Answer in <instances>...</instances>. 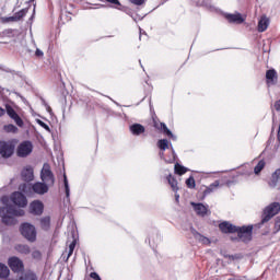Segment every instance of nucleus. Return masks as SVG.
Here are the masks:
<instances>
[{"mask_svg": "<svg viewBox=\"0 0 280 280\" xmlns=\"http://www.w3.org/2000/svg\"><path fill=\"white\" fill-rule=\"evenodd\" d=\"M1 202L7 206L0 208V218L2 219V223L7 226H12L14 224V217L21 218L25 215L24 210H16L14 206L8 205V202H10V198L8 196H3L1 198Z\"/></svg>", "mask_w": 280, "mask_h": 280, "instance_id": "obj_1", "label": "nucleus"}, {"mask_svg": "<svg viewBox=\"0 0 280 280\" xmlns=\"http://www.w3.org/2000/svg\"><path fill=\"white\" fill-rule=\"evenodd\" d=\"M279 212H280V203L277 201L271 202L269 206H267L262 210L261 220L255 226L257 229H261V226H264L266 222H270V220H272V218H275V215H277Z\"/></svg>", "mask_w": 280, "mask_h": 280, "instance_id": "obj_2", "label": "nucleus"}, {"mask_svg": "<svg viewBox=\"0 0 280 280\" xmlns=\"http://www.w3.org/2000/svg\"><path fill=\"white\" fill-rule=\"evenodd\" d=\"M21 235L27 240V242L34 243L36 242V226L28 222H24L20 225Z\"/></svg>", "mask_w": 280, "mask_h": 280, "instance_id": "obj_3", "label": "nucleus"}, {"mask_svg": "<svg viewBox=\"0 0 280 280\" xmlns=\"http://www.w3.org/2000/svg\"><path fill=\"white\" fill-rule=\"evenodd\" d=\"M236 233L241 242L248 244L253 240V225L236 226Z\"/></svg>", "mask_w": 280, "mask_h": 280, "instance_id": "obj_4", "label": "nucleus"}, {"mask_svg": "<svg viewBox=\"0 0 280 280\" xmlns=\"http://www.w3.org/2000/svg\"><path fill=\"white\" fill-rule=\"evenodd\" d=\"M40 179L45 185H48V187H54V184L56 183V177L54 176L49 164H44L40 172Z\"/></svg>", "mask_w": 280, "mask_h": 280, "instance_id": "obj_5", "label": "nucleus"}, {"mask_svg": "<svg viewBox=\"0 0 280 280\" xmlns=\"http://www.w3.org/2000/svg\"><path fill=\"white\" fill-rule=\"evenodd\" d=\"M34 144L32 141L25 140L18 145L16 154L20 159H25V156H30V153L33 152Z\"/></svg>", "mask_w": 280, "mask_h": 280, "instance_id": "obj_6", "label": "nucleus"}, {"mask_svg": "<svg viewBox=\"0 0 280 280\" xmlns=\"http://www.w3.org/2000/svg\"><path fill=\"white\" fill-rule=\"evenodd\" d=\"M9 268L12 272H23L25 270V265H23V260L16 256H12L8 260Z\"/></svg>", "mask_w": 280, "mask_h": 280, "instance_id": "obj_7", "label": "nucleus"}, {"mask_svg": "<svg viewBox=\"0 0 280 280\" xmlns=\"http://www.w3.org/2000/svg\"><path fill=\"white\" fill-rule=\"evenodd\" d=\"M195 213L199 215V218H206V215H211V211H209V206L200 202H190Z\"/></svg>", "mask_w": 280, "mask_h": 280, "instance_id": "obj_8", "label": "nucleus"}, {"mask_svg": "<svg viewBox=\"0 0 280 280\" xmlns=\"http://www.w3.org/2000/svg\"><path fill=\"white\" fill-rule=\"evenodd\" d=\"M11 200L16 207H27V197H25L21 191H14L11 195Z\"/></svg>", "mask_w": 280, "mask_h": 280, "instance_id": "obj_9", "label": "nucleus"}, {"mask_svg": "<svg viewBox=\"0 0 280 280\" xmlns=\"http://www.w3.org/2000/svg\"><path fill=\"white\" fill-rule=\"evenodd\" d=\"M45 211V205L40 200H34L30 205V213L33 215H43Z\"/></svg>", "mask_w": 280, "mask_h": 280, "instance_id": "obj_10", "label": "nucleus"}, {"mask_svg": "<svg viewBox=\"0 0 280 280\" xmlns=\"http://www.w3.org/2000/svg\"><path fill=\"white\" fill-rule=\"evenodd\" d=\"M219 231L223 233L224 235L237 233V226L233 225V223L229 221H223L219 224Z\"/></svg>", "mask_w": 280, "mask_h": 280, "instance_id": "obj_11", "label": "nucleus"}, {"mask_svg": "<svg viewBox=\"0 0 280 280\" xmlns=\"http://www.w3.org/2000/svg\"><path fill=\"white\" fill-rule=\"evenodd\" d=\"M0 154L3 159H10L14 154V147L5 141H0Z\"/></svg>", "mask_w": 280, "mask_h": 280, "instance_id": "obj_12", "label": "nucleus"}, {"mask_svg": "<svg viewBox=\"0 0 280 280\" xmlns=\"http://www.w3.org/2000/svg\"><path fill=\"white\" fill-rule=\"evenodd\" d=\"M7 114L9 115V117L11 119H13L16 124V126H19V128H23V126H25V122L23 121V118H21V116H19V114L16 113V110H14V108L10 105L7 106Z\"/></svg>", "mask_w": 280, "mask_h": 280, "instance_id": "obj_13", "label": "nucleus"}, {"mask_svg": "<svg viewBox=\"0 0 280 280\" xmlns=\"http://www.w3.org/2000/svg\"><path fill=\"white\" fill-rule=\"evenodd\" d=\"M154 128H156V130H161L163 135H166V137H170V139H172L173 141H176V136L172 133V130L167 128V125H165V122L154 121Z\"/></svg>", "mask_w": 280, "mask_h": 280, "instance_id": "obj_14", "label": "nucleus"}, {"mask_svg": "<svg viewBox=\"0 0 280 280\" xmlns=\"http://www.w3.org/2000/svg\"><path fill=\"white\" fill-rule=\"evenodd\" d=\"M32 189L34 194H38L39 196H43L49 191V185L45 184L44 182H37L33 184Z\"/></svg>", "mask_w": 280, "mask_h": 280, "instance_id": "obj_15", "label": "nucleus"}, {"mask_svg": "<svg viewBox=\"0 0 280 280\" xmlns=\"http://www.w3.org/2000/svg\"><path fill=\"white\" fill-rule=\"evenodd\" d=\"M278 75H277V70L275 69H269L266 72V83L267 86H275L277 84Z\"/></svg>", "mask_w": 280, "mask_h": 280, "instance_id": "obj_16", "label": "nucleus"}, {"mask_svg": "<svg viewBox=\"0 0 280 280\" xmlns=\"http://www.w3.org/2000/svg\"><path fill=\"white\" fill-rule=\"evenodd\" d=\"M101 3H105L106 8H113L114 10H124V5L119 0H100Z\"/></svg>", "mask_w": 280, "mask_h": 280, "instance_id": "obj_17", "label": "nucleus"}, {"mask_svg": "<svg viewBox=\"0 0 280 280\" xmlns=\"http://www.w3.org/2000/svg\"><path fill=\"white\" fill-rule=\"evenodd\" d=\"M22 180L25 183H32L34 180V168L32 167H26L22 171L21 173Z\"/></svg>", "mask_w": 280, "mask_h": 280, "instance_id": "obj_18", "label": "nucleus"}, {"mask_svg": "<svg viewBox=\"0 0 280 280\" xmlns=\"http://www.w3.org/2000/svg\"><path fill=\"white\" fill-rule=\"evenodd\" d=\"M171 145H172V144H170V141H167V139H161V140L158 141V148H159L160 150H162V152H160L161 159H163V156H165V153H164V152H165L166 150L172 149Z\"/></svg>", "mask_w": 280, "mask_h": 280, "instance_id": "obj_19", "label": "nucleus"}, {"mask_svg": "<svg viewBox=\"0 0 280 280\" xmlns=\"http://www.w3.org/2000/svg\"><path fill=\"white\" fill-rule=\"evenodd\" d=\"M279 180H280V168H277L271 174V178L268 182L269 187H271V189H275V187L279 185Z\"/></svg>", "mask_w": 280, "mask_h": 280, "instance_id": "obj_20", "label": "nucleus"}, {"mask_svg": "<svg viewBox=\"0 0 280 280\" xmlns=\"http://www.w3.org/2000/svg\"><path fill=\"white\" fill-rule=\"evenodd\" d=\"M225 19H228L229 23H237V25H242V23H244V18H242L241 13L228 14Z\"/></svg>", "mask_w": 280, "mask_h": 280, "instance_id": "obj_21", "label": "nucleus"}, {"mask_svg": "<svg viewBox=\"0 0 280 280\" xmlns=\"http://www.w3.org/2000/svg\"><path fill=\"white\" fill-rule=\"evenodd\" d=\"M269 25H270V19H268L266 15H262L258 21V32H266Z\"/></svg>", "mask_w": 280, "mask_h": 280, "instance_id": "obj_22", "label": "nucleus"}, {"mask_svg": "<svg viewBox=\"0 0 280 280\" xmlns=\"http://www.w3.org/2000/svg\"><path fill=\"white\" fill-rule=\"evenodd\" d=\"M130 132L131 135L139 137V135H143V132H145V127L141 124H133L130 126Z\"/></svg>", "mask_w": 280, "mask_h": 280, "instance_id": "obj_23", "label": "nucleus"}, {"mask_svg": "<svg viewBox=\"0 0 280 280\" xmlns=\"http://www.w3.org/2000/svg\"><path fill=\"white\" fill-rule=\"evenodd\" d=\"M40 229L43 231H49L51 229V218L50 217H44L39 221Z\"/></svg>", "mask_w": 280, "mask_h": 280, "instance_id": "obj_24", "label": "nucleus"}, {"mask_svg": "<svg viewBox=\"0 0 280 280\" xmlns=\"http://www.w3.org/2000/svg\"><path fill=\"white\" fill-rule=\"evenodd\" d=\"M27 12H30V8L22 9L13 14L15 22L22 21L27 16Z\"/></svg>", "mask_w": 280, "mask_h": 280, "instance_id": "obj_25", "label": "nucleus"}, {"mask_svg": "<svg viewBox=\"0 0 280 280\" xmlns=\"http://www.w3.org/2000/svg\"><path fill=\"white\" fill-rule=\"evenodd\" d=\"M167 183L168 185H171L172 190L176 194L178 191V182L176 180V177L172 176V174H170L167 177Z\"/></svg>", "mask_w": 280, "mask_h": 280, "instance_id": "obj_26", "label": "nucleus"}, {"mask_svg": "<svg viewBox=\"0 0 280 280\" xmlns=\"http://www.w3.org/2000/svg\"><path fill=\"white\" fill-rule=\"evenodd\" d=\"M15 250L20 253L21 255H30L32 253V249L28 245L19 244L15 246Z\"/></svg>", "mask_w": 280, "mask_h": 280, "instance_id": "obj_27", "label": "nucleus"}, {"mask_svg": "<svg viewBox=\"0 0 280 280\" xmlns=\"http://www.w3.org/2000/svg\"><path fill=\"white\" fill-rule=\"evenodd\" d=\"M220 187V182L215 180L214 183L210 184L205 190L203 196H209V194H212V191H215Z\"/></svg>", "mask_w": 280, "mask_h": 280, "instance_id": "obj_28", "label": "nucleus"}, {"mask_svg": "<svg viewBox=\"0 0 280 280\" xmlns=\"http://www.w3.org/2000/svg\"><path fill=\"white\" fill-rule=\"evenodd\" d=\"M10 277V268L0 262V279H8Z\"/></svg>", "mask_w": 280, "mask_h": 280, "instance_id": "obj_29", "label": "nucleus"}, {"mask_svg": "<svg viewBox=\"0 0 280 280\" xmlns=\"http://www.w3.org/2000/svg\"><path fill=\"white\" fill-rule=\"evenodd\" d=\"M18 280H38V276L34 271H27L22 275Z\"/></svg>", "mask_w": 280, "mask_h": 280, "instance_id": "obj_30", "label": "nucleus"}, {"mask_svg": "<svg viewBox=\"0 0 280 280\" xmlns=\"http://www.w3.org/2000/svg\"><path fill=\"white\" fill-rule=\"evenodd\" d=\"M63 187L66 191V198L69 200V198H71V188L69 187V179L67 178V174H63Z\"/></svg>", "mask_w": 280, "mask_h": 280, "instance_id": "obj_31", "label": "nucleus"}, {"mask_svg": "<svg viewBox=\"0 0 280 280\" xmlns=\"http://www.w3.org/2000/svg\"><path fill=\"white\" fill-rule=\"evenodd\" d=\"M191 233L195 237V240H198V242H209V238L202 236L196 229L191 228Z\"/></svg>", "mask_w": 280, "mask_h": 280, "instance_id": "obj_32", "label": "nucleus"}, {"mask_svg": "<svg viewBox=\"0 0 280 280\" xmlns=\"http://www.w3.org/2000/svg\"><path fill=\"white\" fill-rule=\"evenodd\" d=\"M172 153L171 155L164 158L165 163H175L176 162V151H174V147L171 144Z\"/></svg>", "mask_w": 280, "mask_h": 280, "instance_id": "obj_33", "label": "nucleus"}, {"mask_svg": "<svg viewBox=\"0 0 280 280\" xmlns=\"http://www.w3.org/2000/svg\"><path fill=\"white\" fill-rule=\"evenodd\" d=\"M175 174L178 176H183V174H187V167L180 165L179 163L175 164Z\"/></svg>", "mask_w": 280, "mask_h": 280, "instance_id": "obj_34", "label": "nucleus"}, {"mask_svg": "<svg viewBox=\"0 0 280 280\" xmlns=\"http://www.w3.org/2000/svg\"><path fill=\"white\" fill-rule=\"evenodd\" d=\"M3 130L5 132H12L13 135H16V132H19V128L13 124L4 125Z\"/></svg>", "mask_w": 280, "mask_h": 280, "instance_id": "obj_35", "label": "nucleus"}, {"mask_svg": "<svg viewBox=\"0 0 280 280\" xmlns=\"http://www.w3.org/2000/svg\"><path fill=\"white\" fill-rule=\"evenodd\" d=\"M264 167H266V161L260 160L254 168V174H260Z\"/></svg>", "mask_w": 280, "mask_h": 280, "instance_id": "obj_36", "label": "nucleus"}, {"mask_svg": "<svg viewBox=\"0 0 280 280\" xmlns=\"http://www.w3.org/2000/svg\"><path fill=\"white\" fill-rule=\"evenodd\" d=\"M1 71H4V73H12V75H18L19 78H21L22 72L21 71H16V70H12L10 68H3L0 66Z\"/></svg>", "mask_w": 280, "mask_h": 280, "instance_id": "obj_37", "label": "nucleus"}, {"mask_svg": "<svg viewBox=\"0 0 280 280\" xmlns=\"http://www.w3.org/2000/svg\"><path fill=\"white\" fill-rule=\"evenodd\" d=\"M186 185L188 189H194L196 187V179L194 178V176H190L186 179Z\"/></svg>", "mask_w": 280, "mask_h": 280, "instance_id": "obj_38", "label": "nucleus"}, {"mask_svg": "<svg viewBox=\"0 0 280 280\" xmlns=\"http://www.w3.org/2000/svg\"><path fill=\"white\" fill-rule=\"evenodd\" d=\"M223 257H224L225 259H229L230 261H235V260L242 258V254H235V255L225 254V255H223Z\"/></svg>", "mask_w": 280, "mask_h": 280, "instance_id": "obj_39", "label": "nucleus"}, {"mask_svg": "<svg viewBox=\"0 0 280 280\" xmlns=\"http://www.w3.org/2000/svg\"><path fill=\"white\" fill-rule=\"evenodd\" d=\"M32 257H33V259L40 261V259H43V254L40 253V250H34L32 253Z\"/></svg>", "mask_w": 280, "mask_h": 280, "instance_id": "obj_40", "label": "nucleus"}, {"mask_svg": "<svg viewBox=\"0 0 280 280\" xmlns=\"http://www.w3.org/2000/svg\"><path fill=\"white\" fill-rule=\"evenodd\" d=\"M279 231H280V217H277L275 221L273 233H279Z\"/></svg>", "mask_w": 280, "mask_h": 280, "instance_id": "obj_41", "label": "nucleus"}, {"mask_svg": "<svg viewBox=\"0 0 280 280\" xmlns=\"http://www.w3.org/2000/svg\"><path fill=\"white\" fill-rule=\"evenodd\" d=\"M75 244H77L75 241H73L72 243H70L68 257H71V255H73V250H75Z\"/></svg>", "mask_w": 280, "mask_h": 280, "instance_id": "obj_42", "label": "nucleus"}, {"mask_svg": "<svg viewBox=\"0 0 280 280\" xmlns=\"http://www.w3.org/2000/svg\"><path fill=\"white\" fill-rule=\"evenodd\" d=\"M3 23H16V20H15L14 15H13V16L5 18L3 20Z\"/></svg>", "mask_w": 280, "mask_h": 280, "instance_id": "obj_43", "label": "nucleus"}, {"mask_svg": "<svg viewBox=\"0 0 280 280\" xmlns=\"http://www.w3.org/2000/svg\"><path fill=\"white\" fill-rule=\"evenodd\" d=\"M133 5H143L145 3V0H129Z\"/></svg>", "mask_w": 280, "mask_h": 280, "instance_id": "obj_44", "label": "nucleus"}, {"mask_svg": "<svg viewBox=\"0 0 280 280\" xmlns=\"http://www.w3.org/2000/svg\"><path fill=\"white\" fill-rule=\"evenodd\" d=\"M90 277H91V279H94V280H102L100 275L97 272H95V271L91 272Z\"/></svg>", "mask_w": 280, "mask_h": 280, "instance_id": "obj_45", "label": "nucleus"}, {"mask_svg": "<svg viewBox=\"0 0 280 280\" xmlns=\"http://www.w3.org/2000/svg\"><path fill=\"white\" fill-rule=\"evenodd\" d=\"M37 124L42 127L45 128V130H49V126L45 124L43 120H37Z\"/></svg>", "mask_w": 280, "mask_h": 280, "instance_id": "obj_46", "label": "nucleus"}, {"mask_svg": "<svg viewBox=\"0 0 280 280\" xmlns=\"http://www.w3.org/2000/svg\"><path fill=\"white\" fill-rule=\"evenodd\" d=\"M35 56L37 57V58H43V56H45V54L43 52V50H40V49H36V51H35Z\"/></svg>", "mask_w": 280, "mask_h": 280, "instance_id": "obj_47", "label": "nucleus"}, {"mask_svg": "<svg viewBox=\"0 0 280 280\" xmlns=\"http://www.w3.org/2000/svg\"><path fill=\"white\" fill-rule=\"evenodd\" d=\"M42 102H43L44 106L46 107V110H47L48 113H51V106H49V104H47V103L45 102V100H42Z\"/></svg>", "mask_w": 280, "mask_h": 280, "instance_id": "obj_48", "label": "nucleus"}, {"mask_svg": "<svg viewBox=\"0 0 280 280\" xmlns=\"http://www.w3.org/2000/svg\"><path fill=\"white\" fill-rule=\"evenodd\" d=\"M3 115H5V109H3L2 107H0V117H3Z\"/></svg>", "mask_w": 280, "mask_h": 280, "instance_id": "obj_49", "label": "nucleus"}, {"mask_svg": "<svg viewBox=\"0 0 280 280\" xmlns=\"http://www.w3.org/2000/svg\"><path fill=\"white\" fill-rule=\"evenodd\" d=\"M277 139H278V141L280 143V124H279V128H278Z\"/></svg>", "mask_w": 280, "mask_h": 280, "instance_id": "obj_50", "label": "nucleus"}, {"mask_svg": "<svg viewBox=\"0 0 280 280\" xmlns=\"http://www.w3.org/2000/svg\"><path fill=\"white\" fill-rule=\"evenodd\" d=\"M180 198V195H178V194H175V200H176V202H178V199Z\"/></svg>", "mask_w": 280, "mask_h": 280, "instance_id": "obj_51", "label": "nucleus"}, {"mask_svg": "<svg viewBox=\"0 0 280 280\" xmlns=\"http://www.w3.org/2000/svg\"><path fill=\"white\" fill-rule=\"evenodd\" d=\"M34 0H30V3H33Z\"/></svg>", "mask_w": 280, "mask_h": 280, "instance_id": "obj_52", "label": "nucleus"}]
</instances>
